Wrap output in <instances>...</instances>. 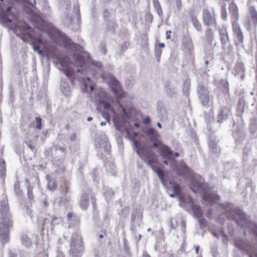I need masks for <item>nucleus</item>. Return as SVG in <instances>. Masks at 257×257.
<instances>
[{
    "label": "nucleus",
    "mask_w": 257,
    "mask_h": 257,
    "mask_svg": "<svg viewBox=\"0 0 257 257\" xmlns=\"http://www.w3.org/2000/svg\"><path fill=\"white\" fill-rule=\"evenodd\" d=\"M134 144L135 147V151L145 162L151 166L153 171L157 174L162 184L165 186L168 179L167 173L160 168L153 166L157 158L156 154L151 148L140 146L138 140H135Z\"/></svg>",
    "instance_id": "f257e3e1"
},
{
    "label": "nucleus",
    "mask_w": 257,
    "mask_h": 257,
    "mask_svg": "<svg viewBox=\"0 0 257 257\" xmlns=\"http://www.w3.org/2000/svg\"><path fill=\"white\" fill-rule=\"evenodd\" d=\"M222 206L227 217L234 220L239 226L249 228L254 235L257 237V224L251 222L243 211L232 204L226 203L222 204Z\"/></svg>",
    "instance_id": "f03ea898"
},
{
    "label": "nucleus",
    "mask_w": 257,
    "mask_h": 257,
    "mask_svg": "<svg viewBox=\"0 0 257 257\" xmlns=\"http://www.w3.org/2000/svg\"><path fill=\"white\" fill-rule=\"evenodd\" d=\"M190 186L191 189L195 193L196 192L202 193L203 200L208 202L211 204H214L220 199L218 195L207 192V184L205 183L204 179L199 175H195L192 178Z\"/></svg>",
    "instance_id": "7ed1b4c3"
},
{
    "label": "nucleus",
    "mask_w": 257,
    "mask_h": 257,
    "mask_svg": "<svg viewBox=\"0 0 257 257\" xmlns=\"http://www.w3.org/2000/svg\"><path fill=\"white\" fill-rule=\"evenodd\" d=\"M84 250L82 237L77 232L72 234L70 241L69 254L71 257H81Z\"/></svg>",
    "instance_id": "20e7f679"
},
{
    "label": "nucleus",
    "mask_w": 257,
    "mask_h": 257,
    "mask_svg": "<svg viewBox=\"0 0 257 257\" xmlns=\"http://www.w3.org/2000/svg\"><path fill=\"white\" fill-rule=\"evenodd\" d=\"M80 21L79 6L78 5H74L73 8V15L67 14L63 20V23L65 27L74 32H77L79 28Z\"/></svg>",
    "instance_id": "39448f33"
},
{
    "label": "nucleus",
    "mask_w": 257,
    "mask_h": 257,
    "mask_svg": "<svg viewBox=\"0 0 257 257\" xmlns=\"http://www.w3.org/2000/svg\"><path fill=\"white\" fill-rule=\"evenodd\" d=\"M56 37L60 39L63 42L64 46L65 48L76 53V51L83 52L87 54V58L91 60V56L89 53L83 51V48L80 45L72 42L70 39L67 37L66 34L61 31L57 30L55 32Z\"/></svg>",
    "instance_id": "423d86ee"
},
{
    "label": "nucleus",
    "mask_w": 257,
    "mask_h": 257,
    "mask_svg": "<svg viewBox=\"0 0 257 257\" xmlns=\"http://www.w3.org/2000/svg\"><path fill=\"white\" fill-rule=\"evenodd\" d=\"M122 111L123 115L122 117H120L116 113L114 114V115L113 117L112 121L116 130L119 132L124 131L126 135L131 137V132L125 125L126 123L130 118V116L124 108H123Z\"/></svg>",
    "instance_id": "0eeeda50"
},
{
    "label": "nucleus",
    "mask_w": 257,
    "mask_h": 257,
    "mask_svg": "<svg viewBox=\"0 0 257 257\" xmlns=\"http://www.w3.org/2000/svg\"><path fill=\"white\" fill-rule=\"evenodd\" d=\"M235 244L236 246L248 254L249 257H257V244L255 243L238 239L235 241Z\"/></svg>",
    "instance_id": "6e6552de"
},
{
    "label": "nucleus",
    "mask_w": 257,
    "mask_h": 257,
    "mask_svg": "<svg viewBox=\"0 0 257 257\" xmlns=\"http://www.w3.org/2000/svg\"><path fill=\"white\" fill-rule=\"evenodd\" d=\"M2 221L0 226V236L3 243L9 241L10 229L13 226L12 218L1 219Z\"/></svg>",
    "instance_id": "1a4fd4ad"
},
{
    "label": "nucleus",
    "mask_w": 257,
    "mask_h": 257,
    "mask_svg": "<svg viewBox=\"0 0 257 257\" xmlns=\"http://www.w3.org/2000/svg\"><path fill=\"white\" fill-rule=\"evenodd\" d=\"M197 93L202 105L205 107L210 105L211 97L208 88L202 84H198Z\"/></svg>",
    "instance_id": "9d476101"
},
{
    "label": "nucleus",
    "mask_w": 257,
    "mask_h": 257,
    "mask_svg": "<svg viewBox=\"0 0 257 257\" xmlns=\"http://www.w3.org/2000/svg\"><path fill=\"white\" fill-rule=\"evenodd\" d=\"M148 142L153 143V147L159 148L162 142L159 140L160 135L153 128H148L145 133Z\"/></svg>",
    "instance_id": "9b49d317"
},
{
    "label": "nucleus",
    "mask_w": 257,
    "mask_h": 257,
    "mask_svg": "<svg viewBox=\"0 0 257 257\" xmlns=\"http://www.w3.org/2000/svg\"><path fill=\"white\" fill-rule=\"evenodd\" d=\"M12 218L7 196L3 193L0 199V219Z\"/></svg>",
    "instance_id": "f8f14e48"
},
{
    "label": "nucleus",
    "mask_w": 257,
    "mask_h": 257,
    "mask_svg": "<svg viewBox=\"0 0 257 257\" xmlns=\"http://www.w3.org/2000/svg\"><path fill=\"white\" fill-rule=\"evenodd\" d=\"M218 33L220 37V41L222 44V49L232 51L233 47L229 44L230 39L226 28L223 27L218 29Z\"/></svg>",
    "instance_id": "ddd939ff"
},
{
    "label": "nucleus",
    "mask_w": 257,
    "mask_h": 257,
    "mask_svg": "<svg viewBox=\"0 0 257 257\" xmlns=\"http://www.w3.org/2000/svg\"><path fill=\"white\" fill-rule=\"evenodd\" d=\"M108 84L117 98L120 99L124 97L120 85L116 79L114 77H110Z\"/></svg>",
    "instance_id": "4468645a"
},
{
    "label": "nucleus",
    "mask_w": 257,
    "mask_h": 257,
    "mask_svg": "<svg viewBox=\"0 0 257 257\" xmlns=\"http://www.w3.org/2000/svg\"><path fill=\"white\" fill-rule=\"evenodd\" d=\"M60 193L64 196L59 197L57 199L59 202L58 203L60 205L62 203H65L68 202L70 200V196L67 195L70 192V188L68 183L66 182L61 184L60 187Z\"/></svg>",
    "instance_id": "2eb2a0df"
},
{
    "label": "nucleus",
    "mask_w": 257,
    "mask_h": 257,
    "mask_svg": "<svg viewBox=\"0 0 257 257\" xmlns=\"http://www.w3.org/2000/svg\"><path fill=\"white\" fill-rule=\"evenodd\" d=\"M203 21L204 25L207 26H217L214 15H212L208 10H204L202 12Z\"/></svg>",
    "instance_id": "dca6fc26"
},
{
    "label": "nucleus",
    "mask_w": 257,
    "mask_h": 257,
    "mask_svg": "<svg viewBox=\"0 0 257 257\" xmlns=\"http://www.w3.org/2000/svg\"><path fill=\"white\" fill-rule=\"evenodd\" d=\"M95 142L96 146H99L100 147L103 148L104 151L107 154L109 153L111 147L105 135H101L99 138L96 140Z\"/></svg>",
    "instance_id": "f3484780"
},
{
    "label": "nucleus",
    "mask_w": 257,
    "mask_h": 257,
    "mask_svg": "<svg viewBox=\"0 0 257 257\" xmlns=\"http://www.w3.org/2000/svg\"><path fill=\"white\" fill-rule=\"evenodd\" d=\"M158 148H159L160 156L164 159L170 160L174 158L173 151L167 146L161 143V145H160Z\"/></svg>",
    "instance_id": "a211bd4d"
},
{
    "label": "nucleus",
    "mask_w": 257,
    "mask_h": 257,
    "mask_svg": "<svg viewBox=\"0 0 257 257\" xmlns=\"http://www.w3.org/2000/svg\"><path fill=\"white\" fill-rule=\"evenodd\" d=\"M231 114L230 108L229 107H221L217 115V122L222 123L226 120Z\"/></svg>",
    "instance_id": "6ab92c4d"
},
{
    "label": "nucleus",
    "mask_w": 257,
    "mask_h": 257,
    "mask_svg": "<svg viewBox=\"0 0 257 257\" xmlns=\"http://www.w3.org/2000/svg\"><path fill=\"white\" fill-rule=\"evenodd\" d=\"M73 59L74 65L76 66H79L82 68V69H78L76 71L78 73H82L83 68L85 66V60L84 56L77 53H74L73 54Z\"/></svg>",
    "instance_id": "aec40b11"
},
{
    "label": "nucleus",
    "mask_w": 257,
    "mask_h": 257,
    "mask_svg": "<svg viewBox=\"0 0 257 257\" xmlns=\"http://www.w3.org/2000/svg\"><path fill=\"white\" fill-rule=\"evenodd\" d=\"M233 136L234 138H235V142L237 144H241L245 137L243 127L241 126L237 131H235L234 129L233 131Z\"/></svg>",
    "instance_id": "412c9836"
},
{
    "label": "nucleus",
    "mask_w": 257,
    "mask_h": 257,
    "mask_svg": "<svg viewBox=\"0 0 257 257\" xmlns=\"http://www.w3.org/2000/svg\"><path fill=\"white\" fill-rule=\"evenodd\" d=\"M182 45L184 48L187 51H190L193 48L192 39L190 36H184L182 40Z\"/></svg>",
    "instance_id": "4be33fe9"
},
{
    "label": "nucleus",
    "mask_w": 257,
    "mask_h": 257,
    "mask_svg": "<svg viewBox=\"0 0 257 257\" xmlns=\"http://www.w3.org/2000/svg\"><path fill=\"white\" fill-rule=\"evenodd\" d=\"M219 140H216V139L214 138V140L211 139L210 140L209 143V148L211 152L213 154H218L220 152V148L217 144V142Z\"/></svg>",
    "instance_id": "5701e85b"
},
{
    "label": "nucleus",
    "mask_w": 257,
    "mask_h": 257,
    "mask_svg": "<svg viewBox=\"0 0 257 257\" xmlns=\"http://www.w3.org/2000/svg\"><path fill=\"white\" fill-rule=\"evenodd\" d=\"M249 14L252 25L256 27L257 26V12L253 6L249 7Z\"/></svg>",
    "instance_id": "b1692460"
},
{
    "label": "nucleus",
    "mask_w": 257,
    "mask_h": 257,
    "mask_svg": "<svg viewBox=\"0 0 257 257\" xmlns=\"http://www.w3.org/2000/svg\"><path fill=\"white\" fill-rule=\"evenodd\" d=\"M87 82L84 80L83 87L82 88V91L84 92H91L94 90V87L91 84V79L89 77L86 78Z\"/></svg>",
    "instance_id": "393cba45"
},
{
    "label": "nucleus",
    "mask_w": 257,
    "mask_h": 257,
    "mask_svg": "<svg viewBox=\"0 0 257 257\" xmlns=\"http://www.w3.org/2000/svg\"><path fill=\"white\" fill-rule=\"evenodd\" d=\"M218 88L224 93L227 94L229 92V84L226 79H221L218 83Z\"/></svg>",
    "instance_id": "a878e982"
},
{
    "label": "nucleus",
    "mask_w": 257,
    "mask_h": 257,
    "mask_svg": "<svg viewBox=\"0 0 257 257\" xmlns=\"http://www.w3.org/2000/svg\"><path fill=\"white\" fill-rule=\"evenodd\" d=\"M251 144L249 143H247L245 144L243 150V160L244 161H247L248 157L251 154Z\"/></svg>",
    "instance_id": "bb28decb"
},
{
    "label": "nucleus",
    "mask_w": 257,
    "mask_h": 257,
    "mask_svg": "<svg viewBox=\"0 0 257 257\" xmlns=\"http://www.w3.org/2000/svg\"><path fill=\"white\" fill-rule=\"evenodd\" d=\"M66 80V79H65ZM61 88L62 93L66 96H68L70 94V87L69 84L64 81V79L61 80Z\"/></svg>",
    "instance_id": "cd10ccee"
},
{
    "label": "nucleus",
    "mask_w": 257,
    "mask_h": 257,
    "mask_svg": "<svg viewBox=\"0 0 257 257\" xmlns=\"http://www.w3.org/2000/svg\"><path fill=\"white\" fill-rule=\"evenodd\" d=\"M191 209L193 211L194 216L197 218H200L202 217V213L201 208L199 205H196L193 203H191Z\"/></svg>",
    "instance_id": "c85d7f7f"
},
{
    "label": "nucleus",
    "mask_w": 257,
    "mask_h": 257,
    "mask_svg": "<svg viewBox=\"0 0 257 257\" xmlns=\"http://www.w3.org/2000/svg\"><path fill=\"white\" fill-rule=\"evenodd\" d=\"M65 76L68 78L72 84L74 83L75 72L70 68H66L63 70Z\"/></svg>",
    "instance_id": "c756f323"
},
{
    "label": "nucleus",
    "mask_w": 257,
    "mask_h": 257,
    "mask_svg": "<svg viewBox=\"0 0 257 257\" xmlns=\"http://www.w3.org/2000/svg\"><path fill=\"white\" fill-rule=\"evenodd\" d=\"M237 111L241 113H242L246 108L247 105L245 103V100L243 98H240L237 105Z\"/></svg>",
    "instance_id": "7c9ffc66"
},
{
    "label": "nucleus",
    "mask_w": 257,
    "mask_h": 257,
    "mask_svg": "<svg viewBox=\"0 0 257 257\" xmlns=\"http://www.w3.org/2000/svg\"><path fill=\"white\" fill-rule=\"evenodd\" d=\"M88 195L86 194H83L80 200V206L82 209L85 210L88 206Z\"/></svg>",
    "instance_id": "2f4dec72"
},
{
    "label": "nucleus",
    "mask_w": 257,
    "mask_h": 257,
    "mask_svg": "<svg viewBox=\"0 0 257 257\" xmlns=\"http://www.w3.org/2000/svg\"><path fill=\"white\" fill-rule=\"evenodd\" d=\"M229 12L236 19L238 18V12L237 6L233 3H231L229 7Z\"/></svg>",
    "instance_id": "473e14b6"
},
{
    "label": "nucleus",
    "mask_w": 257,
    "mask_h": 257,
    "mask_svg": "<svg viewBox=\"0 0 257 257\" xmlns=\"http://www.w3.org/2000/svg\"><path fill=\"white\" fill-rule=\"evenodd\" d=\"M249 130L250 133L257 138V119L251 120L250 123Z\"/></svg>",
    "instance_id": "72a5a7b5"
},
{
    "label": "nucleus",
    "mask_w": 257,
    "mask_h": 257,
    "mask_svg": "<svg viewBox=\"0 0 257 257\" xmlns=\"http://www.w3.org/2000/svg\"><path fill=\"white\" fill-rule=\"evenodd\" d=\"M206 39L208 43L211 44L214 38V34L211 29L208 28L205 31Z\"/></svg>",
    "instance_id": "f704fd0d"
},
{
    "label": "nucleus",
    "mask_w": 257,
    "mask_h": 257,
    "mask_svg": "<svg viewBox=\"0 0 257 257\" xmlns=\"http://www.w3.org/2000/svg\"><path fill=\"white\" fill-rule=\"evenodd\" d=\"M191 22L192 23L193 26L195 29L198 31H201L202 26L197 18L194 16L191 17Z\"/></svg>",
    "instance_id": "c9c22d12"
},
{
    "label": "nucleus",
    "mask_w": 257,
    "mask_h": 257,
    "mask_svg": "<svg viewBox=\"0 0 257 257\" xmlns=\"http://www.w3.org/2000/svg\"><path fill=\"white\" fill-rule=\"evenodd\" d=\"M6 13H1L0 14V22L2 24H8L12 22V20L9 17Z\"/></svg>",
    "instance_id": "e433bc0d"
},
{
    "label": "nucleus",
    "mask_w": 257,
    "mask_h": 257,
    "mask_svg": "<svg viewBox=\"0 0 257 257\" xmlns=\"http://www.w3.org/2000/svg\"><path fill=\"white\" fill-rule=\"evenodd\" d=\"M178 169V174L180 176L185 175L189 171V168L185 164L181 165Z\"/></svg>",
    "instance_id": "4c0bfd02"
},
{
    "label": "nucleus",
    "mask_w": 257,
    "mask_h": 257,
    "mask_svg": "<svg viewBox=\"0 0 257 257\" xmlns=\"http://www.w3.org/2000/svg\"><path fill=\"white\" fill-rule=\"evenodd\" d=\"M153 3L158 15L160 16H162L163 15V12L159 1L153 0Z\"/></svg>",
    "instance_id": "58836bf2"
},
{
    "label": "nucleus",
    "mask_w": 257,
    "mask_h": 257,
    "mask_svg": "<svg viewBox=\"0 0 257 257\" xmlns=\"http://www.w3.org/2000/svg\"><path fill=\"white\" fill-rule=\"evenodd\" d=\"M166 92L170 97H173L176 93L175 89L171 87L169 83L166 84Z\"/></svg>",
    "instance_id": "ea45409f"
},
{
    "label": "nucleus",
    "mask_w": 257,
    "mask_h": 257,
    "mask_svg": "<svg viewBox=\"0 0 257 257\" xmlns=\"http://www.w3.org/2000/svg\"><path fill=\"white\" fill-rule=\"evenodd\" d=\"M21 242L23 245L27 247H29L32 245V242L30 238L26 235H23L22 236Z\"/></svg>",
    "instance_id": "a19ab883"
},
{
    "label": "nucleus",
    "mask_w": 257,
    "mask_h": 257,
    "mask_svg": "<svg viewBox=\"0 0 257 257\" xmlns=\"http://www.w3.org/2000/svg\"><path fill=\"white\" fill-rule=\"evenodd\" d=\"M99 103L103 105V106L105 109H109V110L113 114H115V110L113 108L110 107V105L108 102L104 100H100L99 101Z\"/></svg>",
    "instance_id": "79ce46f5"
},
{
    "label": "nucleus",
    "mask_w": 257,
    "mask_h": 257,
    "mask_svg": "<svg viewBox=\"0 0 257 257\" xmlns=\"http://www.w3.org/2000/svg\"><path fill=\"white\" fill-rule=\"evenodd\" d=\"M198 219L199 227L201 229H205L208 225V221L204 218L201 217Z\"/></svg>",
    "instance_id": "37998d69"
},
{
    "label": "nucleus",
    "mask_w": 257,
    "mask_h": 257,
    "mask_svg": "<svg viewBox=\"0 0 257 257\" xmlns=\"http://www.w3.org/2000/svg\"><path fill=\"white\" fill-rule=\"evenodd\" d=\"M141 218V214L138 211L137 209H134L133 210L132 214L131 216V221L134 222L136 219H139Z\"/></svg>",
    "instance_id": "c03bdc74"
},
{
    "label": "nucleus",
    "mask_w": 257,
    "mask_h": 257,
    "mask_svg": "<svg viewBox=\"0 0 257 257\" xmlns=\"http://www.w3.org/2000/svg\"><path fill=\"white\" fill-rule=\"evenodd\" d=\"M41 205L44 210H46L49 204L48 202V198L45 195H42L41 198Z\"/></svg>",
    "instance_id": "a18cd8bd"
},
{
    "label": "nucleus",
    "mask_w": 257,
    "mask_h": 257,
    "mask_svg": "<svg viewBox=\"0 0 257 257\" xmlns=\"http://www.w3.org/2000/svg\"><path fill=\"white\" fill-rule=\"evenodd\" d=\"M169 183L173 188L174 191L176 195H179L181 192L180 187L179 185L176 183H173L172 181H169Z\"/></svg>",
    "instance_id": "49530a36"
},
{
    "label": "nucleus",
    "mask_w": 257,
    "mask_h": 257,
    "mask_svg": "<svg viewBox=\"0 0 257 257\" xmlns=\"http://www.w3.org/2000/svg\"><path fill=\"white\" fill-rule=\"evenodd\" d=\"M14 190L16 193V195L18 196H21L22 195V192L20 188V184L19 181L15 182L14 184Z\"/></svg>",
    "instance_id": "de8ad7c7"
},
{
    "label": "nucleus",
    "mask_w": 257,
    "mask_h": 257,
    "mask_svg": "<svg viewBox=\"0 0 257 257\" xmlns=\"http://www.w3.org/2000/svg\"><path fill=\"white\" fill-rule=\"evenodd\" d=\"M47 179H48V183L47 184L48 188L50 190H53V189H55L57 187V183L55 181H53L52 180L49 179V177L48 176L47 177Z\"/></svg>",
    "instance_id": "09e8293b"
},
{
    "label": "nucleus",
    "mask_w": 257,
    "mask_h": 257,
    "mask_svg": "<svg viewBox=\"0 0 257 257\" xmlns=\"http://www.w3.org/2000/svg\"><path fill=\"white\" fill-rule=\"evenodd\" d=\"M232 30L234 34L241 32L240 26L236 22H233L232 24Z\"/></svg>",
    "instance_id": "8fccbe9b"
},
{
    "label": "nucleus",
    "mask_w": 257,
    "mask_h": 257,
    "mask_svg": "<svg viewBox=\"0 0 257 257\" xmlns=\"http://www.w3.org/2000/svg\"><path fill=\"white\" fill-rule=\"evenodd\" d=\"M235 35L237 40V44L238 45L242 44L243 42L244 37L242 31L239 33H236Z\"/></svg>",
    "instance_id": "3c124183"
},
{
    "label": "nucleus",
    "mask_w": 257,
    "mask_h": 257,
    "mask_svg": "<svg viewBox=\"0 0 257 257\" xmlns=\"http://www.w3.org/2000/svg\"><path fill=\"white\" fill-rule=\"evenodd\" d=\"M235 70L238 73L240 72H244L245 71V68L244 67L243 64L241 63H237L235 67Z\"/></svg>",
    "instance_id": "603ef678"
},
{
    "label": "nucleus",
    "mask_w": 257,
    "mask_h": 257,
    "mask_svg": "<svg viewBox=\"0 0 257 257\" xmlns=\"http://www.w3.org/2000/svg\"><path fill=\"white\" fill-rule=\"evenodd\" d=\"M104 195L106 200L108 201L112 198V197L113 196V193L111 189H108L104 193Z\"/></svg>",
    "instance_id": "864d4df0"
},
{
    "label": "nucleus",
    "mask_w": 257,
    "mask_h": 257,
    "mask_svg": "<svg viewBox=\"0 0 257 257\" xmlns=\"http://www.w3.org/2000/svg\"><path fill=\"white\" fill-rule=\"evenodd\" d=\"M226 4H223L221 6V17L222 19L226 20L227 18V12L226 10Z\"/></svg>",
    "instance_id": "5fc2aeb1"
},
{
    "label": "nucleus",
    "mask_w": 257,
    "mask_h": 257,
    "mask_svg": "<svg viewBox=\"0 0 257 257\" xmlns=\"http://www.w3.org/2000/svg\"><path fill=\"white\" fill-rule=\"evenodd\" d=\"M189 84L186 81L184 82V84H183V93L185 95H187L189 93Z\"/></svg>",
    "instance_id": "6e6d98bb"
},
{
    "label": "nucleus",
    "mask_w": 257,
    "mask_h": 257,
    "mask_svg": "<svg viewBox=\"0 0 257 257\" xmlns=\"http://www.w3.org/2000/svg\"><path fill=\"white\" fill-rule=\"evenodd\" d=\"M27 197L30 200H33L34 199L32 189L30 186L27 187Z\"/></svg>",
    "instance_id": "4d7b16f0"
},
{
    "label": "nucleus",
    "mask_w": 257,
    "mask_h": 257,
    "mask_svg": "<svg viewBox=\"0 0 257 257\" xmlns=\"http://www.w3.org/2000/svg\"><path fill=\"white\" fill-rule=\"evenodd\" d=\"M91 63L92 65L96 67L97 68H98L99 69H100L102 68V66H103L102 64L100 61H94V60H92L91 61Z\"/></svg>",
    "instance_id": "13d9d810"
},
{
    "label": "nucleus",
    "mask_w": 257,
    "mask_h": 257,
    "mask_svg": "<svg viewBox=\"0 0 257 257\" xmlns=\"http://www.w3.org/2000/svg\"><path fill=\"white\" fill-rule=\"evenodd\" d=\"M123 245L124 251L128 253L130 250V247L127 243V240L126 238H123Z\"/></svg>",
    "instance_id": "bf43d9fd"
},
{
    "label": "nucleus",
    "mask_w": 257,
    "mask_h": 257,
    "mask_svg": "<svg viewBox=\"0 0 257 257\" xmlns=\"http://www.w3.org/2000/svg\"><path fill=\"white\" fill-rule=\"evenodd\" d=\"M33 50L35 52H37L39 54H43V51L42 50H40V47L39 45L35 44H33Z\"/></svg>",
    "instance_id": "052dcab7"
},
{
    "label": "nucleus",
    "mask_w": 257,
    "mask_h": 257,
    "mask_svg": "<svg viewBox=\"0 0 257 257\" xmlns=\"http://www.w3.org/2000/svg\"><path fill=\"white\" fill-rule=\"evenodd\" d=\"M129 43L127 42H124L121 45L120 50L122 52L125 51L129 46Z\"/></svg>",
    "instance_id": "680f3d73"
},
{
    "label": "nucleus",
    "mask_w": 257,
    "mask_h": 257,
    "mask_svg": "<svg viewBox=\"0 0 257 257\" xmlns=\"http://www.w3.org/2000/svg\"><path fill=\"white\" fill-rule=\"evenodd\" d=\"M101 115H102V116L103 118H104L109 123H110V116H109V114H108V113L107 112H106V111H102L101 112Z\"/></svg>",
    "instance_id": "e2e57ef3"
},
{
    "label": "nucleus",
    "mask_w": 257,
    "mask_h": 257,
    "mask_svg": "<svg viewBox=\"0 0 257 257\" xmlns=\"http://www.w3.org/2000/svg\"><path fill=\"white\" fill-rule=\"evenodd\" d=\"M161 53H162V50L161 49H160L159 48L155 49V56H156V58L157 59L158 61L159 60V58L161 56Z\"/></svg>",
    "instance_id": "0e129e2a"
},
{
    "label": "nucleus",
    "mask_w": 257,
    "mask_h": 257,
    "mask_svg": "<svg viewBox=\"0 0 257 257\" xmlns=\"http://www.w3.org/2000/svg\"><path fill=\"white\" fill-rule=\"evenodd\" d=\"M36 128L38 129H40L41 128L42 126V119L41 118L39 117H37L36 118Z\"/></svg>",
    "instance_id": "69168bd1"
},
{
    "label": "nucleus",
    "mask_w": 257,
    "mask_h": 257,
    "mask_svg": "<svg viewBox=\"0 0 257 257\" xmlns=\"http://www.w3.org/2000/svg\"><path fill=\"white\" fill-rule=\"evenodd\" d=\"M59 61V63L61 65L62 67L65 68L67 66L68 63L65 59L60 58Z\"/></svg>",
    "instance_id": "338daca9"
},
{
    "label": "nucleus",
    "mask_w": 257,
    "mask_h": 257,
    "mask_svg": "<svg viewBox=\"0 0 257 257\" xmlns=\"http://www.w3.org/2000/svg\"><path fill=\"white\" fill-rule=\"evenodd\" d=\"M25 210L26 212V213L28 215L30 216L31 218H32L33 216L32 215V210L29 208L28 206H25Z\"/></svg>",
    "instance_id": "774afa93"
}]
</instances>
